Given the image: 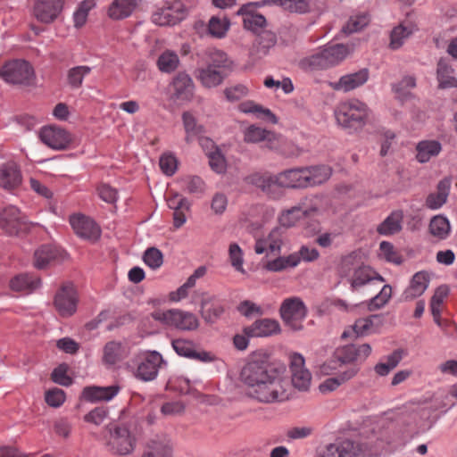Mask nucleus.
<instances>
[{
  "instance_id": "nucleus-1",
  "label": "nucleus",
  "mask_w": 457,
  "mask_h": 457,
  "mask_svg": "<svg viewBox=\"0 0 457 457\" xmlns=\"http://www.w3.org/2000/svg\"><path fill=\"white\" fill-rule=\"evenodd\" d=\"M240 377L246 387V395L260 403H279L289 397L284 369L270 362L263 353H254L249 357Z\"/></svg>"
},
{
  "instance_id": "nucleus-2",
  "label": "nucleus",
  "mask_w": 457,
  "mask_h": 457,
  "mask_svg": "<svg viewBox=\"0 0 457 457\" xmlns=\"http://www.w3.org/2000/svg\"><path fill=\"white\" fill-rule=\"evenodd\" d=\"M232 69V61L221 50L210 51L204 66L195 71L203 87L212 88L220 85Z\"/></svg>"
},
{
  "instance_id": "nucleus-3",
  "label": "nucleus",
  "mask_w": 457,
  "mask_h": 457,
  "mask_svg": "<svg viewBox=\"0 0 457 457\" xmlns=\"http://www.w3.org/2000/svg\"><path fill=\"white\" fill-rule=\"evenodd\" d=\"M370 109L366 104L353 99L341 103L335 111L337 123L350 133L361 129L367 123Z\"/></svg>"
},
{
  "instance_id": "nucleus-4",
  "label": "nucleus",
  "mask_w": 457,
  "mask_h": 457,
  "mask_svg": "<svg viewBox=\"0 0 457 457\" xmlns=\"http://www.w3.org/2000/svg\"><path fill=\"white\" fill-rule=\"evenodd\" d=\"M104 445L112 455L127 456L135 451L137 438L127 425H114L104 436Z\"/></svg>"
},
{
  "instance_id": "nucleus-5",
  "label": "nucleus",
  "mask_w": 457,
  "mask_h": 457,
  "mask_svg": "<svg viewBox=\"0 0 457 457\" xmlns=\"http://www.w3.org/2000/svg\"><path fill=\"white\" fill-rule=\"evenodd\" d=\"M369 447L359 441L345 439L327 445L317 457H372Z\"/></svg>"
},
{
  "instance_id": "nucleus-6",
  "label": "nucleus",
  "mask_w": 457,
  "mask_h": 457,
  "mask_svg": "<svg viewBox=\"0 0 457 457\" xmlns=\"http://www.w3.org/2000/svg\"><path fill=\"white\" fill-rule=\"evenodd\" d=\"M188 6L181 0L166 2L162 6L155 8L151 20L158 26H174L186 18Z\"/></svg>"
},
{
  "instance_id": "nucleus-7",
  "label": "nucleus",
  "mask_w": 457,
  "mask_h": 457,
  "mask_svg": "<svg viewBox=\"0 0 457 457\" xmlns=\"http://www.w3.org/2000/svg\"><path fill=\"white\" fill-rule=\"evenodd\" d=\"M0 76L7 83L28 86L32 82L35 72L27 61L12 60L2 67Z\"/></svg>"
},
{
  "instance_id": "nucleus-8",
  "label": "nucleus",
  "mask_w": 457,
  "mask_h": 457,
  "mask_svg": "<svg viewBox=\"0 0 457 457\" xmlns=\"http://www.w3.org/2000/svg\"><path fill=\"white\" fill-rule=\"evenodd\" d=\"M280 316L285 324L293 330H301L307 315V308L299 297L287 298L281 303Z\"/></svg>"
},
{
  "instance_id": "nucleus-9",
  "label": "nucleus",
  "mask_w": 457,
  "mask_h": 457,
  "mask_svg": "<svg viewBox=\"0 0 457 457\" xmlns=\"http://www.w3.org/2000/svg\"><path fill=\"white\" fill-rule=\"evenodd\" d=\"M162 365H166V361L159 352L144 351L138 355L135 376L142 381H152L157 378Z\"/></svg>"
},
{
  "instance_id": "nucleus-10",
  "label": "nucleus",
  "mask_w": 457,
  "mask_h": 457,
  "mask_svg": "<svg viewBox=\"0 0 457 457\" xmlns=\"http://www.w3.org/2000/svg\"><path fill=\"white\" fill-rule=\"evenodd\" d=\"M78 294L71 283L63 285L55 294L54 304L62 317H70L77 311Z\"/></svg>"
},
{
  "instance_id": "nucleus-11",
  "label": "nucleus",
  "mask_w": 457,
  "mask_h": 457,
  "mask_svg": "<svg viewBox=\"0 0 457 457\" xmlns=\"http://www.w3.org/2000/svg\"><path fill=\"white\" fill-rule=\"evenodd\" d=\"M371 353V346L369 344H348L337 347L334 352L335 358L341 364L361 363Z\"/></svg>"
},
{
  "instance_id": "nucleus-12",
  "label": "nucleus",
  "mask_w": 457,
  "mask_h": 457,
  "mask_svg": "<svg viewBox=\"0 0 457 457\" xmlns=\"http://www.w3.org/2000/svg\"><path fill=\"white\" fill-rule=\"evenodd\" d=\"M170 97L176 102H190L195 94L192 78L185 71L179 72L170 84Z\"/></svg>"
},
{
  "instance_id": "nucleus-13",
  "label": "nucleus",
  "mask_w": 457,
  "mask_h": 457,
  "mask_svg": "<svg viewBox=\"0 0 457 457\" xmlns=\"http://www.w3.org/2000/svg\"><path fill=\"white\" fill-rule=\"evenodd\" d=\"M290 371L292 385L300 391H307L311 386L312 374L305 368L302 354L295 353L290 356Z\"/></svg>"
},
{
  "instance_id": "nucleus-14",
  "label": "nucleus",
  "mask_w": 457,
  "mask_h": 457,
  "mask_svg": "<svg viewBox=\"0 0 457 457\" xmlns=\"http://www.w3.org/2000/svg\"><path fill=\"white\" fill-rule=\"evenodd\" d=\"M69 221L72 229L79 237L91 241H96L100 237L101 229L91 218L77 213L71 215Z\"/></svg>"
},
{
  "instance_id": "nucleus-15",
  "label": "nucleus",
  "mask_w": 457,
  "mask_h": 457,
  "mask_svg": "<svg viewBox=\"0 0 457 457\" xmlns=\"http://www.w3.org/2000/svg\"><path fill=\"white\" fill-rule=\"evenodd\" d=\"M41 141L54 150L67 149L71 142L70 133L58 127H44L39 133Z\"/></svg>"
},
{
  "instance_id": "nucleus-16",
  "label": "nucleus",
  "mask_w": 457,
  "mask_h": 457,
  "mask_svg": "<svg viewBox=\"0 0 457 457\" xmlns=\"http://www.w3.org/2000/svg\"><path fill=\"white\" fill-rule=\"evenodd\" d=\"M284 231L280 228H274L266 237L259 238L254 245L257 254L266 253L267 255H279L284 244Z\"/></svg>"
},
{
  "instance_id": "nucleus-17",
  "label": "nucleus",
  "mask_w": 457,
  "mask_h": 457,
  "mask_svg": "<svg viewBox=\"0 0 457 457\" xmlns=\"http://www.w3.org/2000/svg\"><path fill=\"white\" fill-rule=\"evenodd\" d=\"M64 0H36L33 9L34 16L43 23L53 22L61 13Z\"/></svg>"
},
{
  "instance_id": "nucleus-18",
  "label": "nucleus",
  "mask_w": 457,
  "mask_h": 457,
  "mask_svg": "<svg viewBox=\"0 0 457 457\" xmlns=\"http://www.w3.org/2000/svg\"><path fill=\"white\" fill-rule=\"evenodd\" d=\"M370 77L369 70L361 69L358 71L341 76L337 81L330 82L329 86L336 91L350 92L364 85Z\"/></svg>"
},
{
  "instance_id": "nucleus-19",
  "label": "nucleus",
  "mask_w": 457,
  "mask_h": 457,
  "mask_svg": "<svg viewBox=\"0 0 457 457\" xmlns=\"http://www.w3.org/2000/svg\"><path fill=\"white\" fill-rule=\"evenodd\" d=\"M262 4L248 3L243 4L237 12V15L243 16L244 28L253 32H257L266 26V19L263 15L255 12L256 6Z\"/></svg>"
},
{
  "instance_id": "nucleus-20",
  "label": "nucleus",
  "mask_w": 457,
  "mask_h": 457,
  "mask_svg": "<svg viewBox=\"0 0 457 457\" xmlns=\"http://www.w3.org/2000/svg\"><path fill=\"white\" fill-rule=\"evenodd\" d=\"M62 250L54 245H42L34 253L33 265L43 270L59 261L62 257Z\"/></svg>"
},
{
  "instance_id": "nucleus-21",
  "label": "nucleus",
  "mask_w": 457,
  "mask_h": 457,
  "mask_svg": "<svg viewBox=\"0 0 457 457\" xmlns=\"http://www.w3.org/2000/svg\"><path fill=\"white\" fill-rule=\"evenodd\" d=\"M304 168H295L284 170L276 176L277 186L287 188L307 187Z\"/></svg>"
},
{
  "instance_id": "nucleus-22",
  "label": "nucleus",
  "mask_w": 457,
  "mask_h": 457,
  "mask_svg": "<svg viewBox=\"0 0 457 457\" xmlns=\"http://www.w3.org/2000/svg\"><path fill=\"white\" fill-rule=\"evenodd\" d=\"M430 277L426 271L416 272L409 286L404 289L401 297L403 301H412L424 294L429 286Z\"/></svg>"
},
{
  "instance_id": "nucleus-23",
  "label": "nucleus",
  "mask_w": 457,
  "mask_h": 457,
  "mask_svg": "<svg viewBox=\"0 0 457 457\" xmlns=\"http://www.w3.org/2000/svg\"><path fill=\"white\" fill-rule=\"evenodd\" d=\"M21 224L22 217L16 206L9 205L0 212V228L7 234H17Z\"/></svg>"
},
{
  "instance_id": "nucleus-24",
  "label": "nucleus",
  "mask_w": 457,
  "mask_h": 457,
  "mask_svg": "<svg viewBox=\"0 0 457 457\" xmlns=\"http://www.w3.org/2000/svg\"><path fill=\"white\" fill-rule=\"evenodd\" d=\"M436 78L438 89L457 88L455 71L444 58H440L436 63Z\"/></svg>"
},
{
  "instance_id": "nucleus-25",
  "label": "nucleus",
  "mask_w": 457,
  "mask_h": 457,
  "mask_svg": "<svg viewBox=\"0 0 457 457\" xmlns=\"http://www.w3.org/2000/svg\"><path fill=\"white\" fill-rule=\"evenodd\" d=\"M280 331L279 323L271 319L255 320L251 326L244 328V333L253 337H267Z\"/></svg>"
},
{
  "instance_id": "nucleus-26",
  "label": "nucleus",
  "mask_w": 457,
  "mask_h": 457,
  "mask_svg": "<svg viewBox=\"0 0 457 457\" xmlns=\"http://www.w3.org/2000/svg\"><path fill=\"white\" fill-rule=\"evenodd\" d=\"M224 312V306L213 295H204L201 303V315L206 323L213 324L220 319Z\"/></svg>"
},
{
  "instance_id": "nucleus-27",
  "label": "nucleus",
  "mask_w": 457,
  "mask_h": 457,
  "mask_svg": "<svg viewBox=\"0 0 457 457\" xmlns=\"http://www.w3.org/2000/svg\"><path fill=\"white\" fill-rule=\"evenodd\" d=\"M21 173L18 165L14 162L0 164V187L12 190L18 187L21 183Z\"/></svg>"
},
{
  "instance_id": "nucleus-28",
  "label": "nucleus",
  "mask_w": 457,
  "mask_h": 457,
  "mask_svg": "<svg viewBox=\"0 0 457 457\" xmlns=\"http://www.w3.org/2000/svg\"><path fill=\"white\" fill-rule=\"evenodd\" d=\"M120 387L117 385L108 386H87L83 389V397L89 402L111 401L120 392Z\"/></svg>"
},
{
  "instance_id": "nucleus-29",
  "label": "nucleus",
  "mask_w": 457,
  "mask_h": 457,
  "mask_svg": "<svg viewBox=\"0 0 457 457\" xmlns=\"http://www.w3.org/2000/svg\"><path fill=\"white\" fill-rule=\"evenodd\" d=\"M451 188V179L445 178L440 180L436 187V192L429 194L425 204L430 210H437L441 208L447 201Z\"/></svg>"
},
{
  "instance_id": "nucleus-30",
  "label": "nucleus",
  "mask_w": 457,
  "mask_h": 457,
  "mask_svg": "<svg viewBox=\"0 0 457 457\" xmlns=\"http://www.w3.org/2000/svg\"><path fill=\"white\" fill-rule=\"evenodd\" d=\"M9 286L12 291L30 294L41 286V279L38 277L22 273L12 278Z\"/></svg>"
},
{
  "instance_id": "nucleus-31",
  "label": "nucleus",
  "mask_w": 457,
  "mask_h": 457,
  "mask_svg": "<svg viewBox=\"0 0 457 457\" xmlns=\"http://www.w3.org/2000/svg\"><path fill=\"white\" fill-rule=\"evenodd\" d=\"M403 212L401 210L393 211L377 228V232L382 236H392L403 228Z\"/></svg>"
},
{
  "instance_id": "nucleus-32",
  "label": "nucleus",
  "mask_w": 457,
  "mask_h": 457,
  "mask_svg": "<svg viewBox=\"0 0 457 457\" xmlns=\"http://www.w3.org/2000/svg\"><path fill=\"white\" fill-rule=\"evenodd\" d=\"M359 370L360 369L356 365H353L340 372L337 377L325 379L319 386V389L323 394L332 392L338 388L342 384L354 378L358 374Z\"/></svg>"
},
{
  "instance_id": "nucleus-33",
  "label": "nucleus",
  "mask_w": 457,
  "mask_h": 457,
  "mask_svg": "<svg viewBox=\"0 0 457 457\" xmlns=\"http://www.w3.org/2000/svg\"><path fill=\"white\" fill-rule=\"evenodd\" d=\"M416 160L426 163L436 157L442 151V145L437 140H421L416 145Z\"/></svg>"
},
{
  "instance_id": "nucleus-34",
  "label": "nucleus",
  "mask_w": 457,
  "mask_h": 457,
  "mask_svg": "<svg viewBox=\"0 0 457 457\" xmlns=\"http://www.w3.org/2000/svg\"><path fill=\"white\" fill-rule=\"evenodd\" d=\"M418 30L416 24L412 22H403L395 27L390 34L389 46L393 50L399 49L405 40Z\"/></svg>"
},
{
  "instance_id": "nucleus-35",
  "label": "nucleus",
  "mask_w": 457,
  "mask_h": 457,
  "mask_svg": "<svg viewBox=\"0 0 457 457\" xmlns=\"http://www.w3.org/2000/svg\"><path fill=\"white\" fill-rule=\"evenodd\" d=\"M127 355L125 347L121 342L110 341L105 344L103 350V363L106 366H113Z\"/></svg>"
},
{
  "instance_id": "nucleus-36",
  "label": "nucleus",
  "mask_w": 457,
  "mask_h": 457,
  "mask_svg": "<svg viewBox=\"0 0 457 457\" xmlns=\"http://www.w3.org/2000/svg\"><path fill=\"white\" fill-rule=\"evenodd\" d=\"M172 328L181 331H193L198 328L199 320L195 314L182 311L180 309H174Z\"/></svg>"
},
{
  "instance_id": "nucleus-37",
  "label": "nucleus",
  "mask_w": 457,
  "mask_h": 457,
  "mask_svg": "<svg viewBox=\"0 0 457 457\" xmlns=\"http://www.w3.org/2000/svg\"><path fill=\"white\" fill-rule=\"evenodd\" d=\"M137 6V0H113L108 9L112 20H123L129 17Z\"/></svg>"
},
{
  "instance_id": "nucleus-38",
  "label": "nucleus",
  "mask_w": 457,
  "mask_h": 457,
  "mask_svg": "<svg viewBox=\"0 0 457 457\" xmlns=\"http://www.w3.org/2000/svg\"><path fill=\"white\" fill-rule=\"evenodd\" d=\"M182 122L186 132L185 140L191 143L195 139H202L205 130L203 125L199 124L195 117L190 112L182 113Z\"/></svg>"
},
{
  "instance_id": "nucleus-39",
  "label": "nucleus",
  "mask_w": 457,
  "mask_h": 457,
  "mask_svg": "<svg viewBox=\"0 0 457 457\" xmlns=\"http://www.w3.org/2000/svg\"><path fill=\"white\" fill-rule=\"evenodd\" d=\"M373 280L384 282L385 278L370 267L361 266L354 270L353 278H351V287L354 290Z\"/></svg>"
},
{
  "instance_id": "nucleus-40",
  "label": "nucleus",
  "mask_w": 457,
  "mask_h": 457,
  "mask_svg": "<svg viewBox=\"0 0 457 457\" xmlns=\"http://www.w3.org/2000/svg\"><path fill=\"white\" fill-rule=\"evenodd\" d=\"M316 211V208L304 209L299 205L294 206L281 212L278 217V222L282 227L290 228L295 226L302 217L308 216Z\"/></svg>"
},
{
  "instance_id": "nucleus-41",
  "label": "nucleus",
  "mask_w": 457,
  "mask_h": 457,
  "mask_svg": "<svg viewBox=\"0 0 457 457\" xmlns=\"http://www.w3.org/2000/svg\"><path fill=\"white\" fill-rule=\"evenodd\" d=\"M141 457H173L172 446L166 439L151 440Z\"/></svg>"
},
{
  "instance_id": "nucleus-42",
  "label": "nucleus",
  "mask_w": 457,
  "mask_h": 457,
  "mask_svg": "<svg viewBox=\"0 0 457 457\" xmlns=\"http://www.w3.org/2000/svg\"><path fill=\"white\" fill-rule=\"evenodd\" d=\"M304 171L307 179V187H314L327 181L331 174V169L327 165L305 167Z\"/></svg>"
},
{
  "instance_id": "nucleus-43",
  "label": "nucleus",
  "mask_w": 457,
  "mask_h": 457,
  "mask_svg": "<svg viewBox=\"0 0 457 457\" xmlns=\"http://www.w3.org/2000/svg\"><path fill=\"white\" fill-rule=\"evenodd\" d=\"M298 265V257L295 254L287 256H278L277 258L268 261L263 268L270 272H281L287 269L295 268Z\"/></svg>"
},
{
  "instance_id": "nucleus-44",
  "label": "nucleus",
  "mask_w": 457,
  "mask_h": 457,
  "mask_svg": "<svg viewBox=\"0 0 457 457\" xmlns=\"http://www.w3.org/2000/svg\"><path fill=\"white\" fill-rule=\"evenodd\" d=\"M301 68L305 71H316L321 70H327L330 68L327 57L322 49L319 52L303 59L301 61Z\"/></svg>"
},
{
  "instance_id": "nucleus-45",
  "label": "nucleus",
  "mask_w": 457,
  "mask_h": 457,
  "mask_svg": "<svg viewBox=\"0 0 457 457\" xmlns=\"http://www.w3.org/2000/svg\"><path fill=\"white\" fill-rule=\"evenodd\" d=\"M238 110L243 113H253L257 118L267 119L272 123H277V117L270 109L263 108L262 105L254 104L253 101H245L238 105Z\"/></svg>"
},
{
  "instance_id": "nucleus-46",
  "label": "nucleus",
  "mask_w": 457,
  "mask_h": 457,
  "mask_svg": "<svg viewBox=\"0 0 457 457\" xmlns=\"http://www.w3.org/2000/svg\"><path fill=\"white\" fill-rule=\"evenodd\" d=\"M330 67L337 65L348 54V48L343 44H334L322 48Z\"/></svg>"
},
{
  "instance_id": "nucleus-47",
  "label": "nucleus",
  "mask_w": 457,
  "mask_h": 457,
  "mask_svg": "<svg viewBox=\"0 0 457 457\" xmlns=\"http://www.w3.org/2000/svg\"><path fill=\"white\" fill-rule=\"evenodd\" d=\"M229 27L230 21L227 17L212 16L208 21V32L215 38L225 37Z\"/></svg>"
},
{
  "instance_id": "nucleus-48",
  "label": "nucleus",
  "mask_w": 457,
  "mask_h": 457,
  "mask_svg": "<svg viewBox=\"0 0 457 457\" xmlns=\"http://www.w3.org/2000/svg\"><path fill=\"white\" fill-rule=\"evenodd\" d=\"M156 64L162 72L171 73L178 68L179 64V58L175 52L166 50L160 54Z\"/></svg>"
},
{
  "instance_id": "nucleus-49",
  "label": "nucleus",
  "mask_w": 457,
  "mask_h": 457,
  "mask_svg": "<svg viewBox=\"0 0 457 457\" xmlns=\"http://www.w3.org/2000/svg\"><path fill=\"white\" fill-rule=\"evenodd\" d=\"M380 321V318L378 315H371L367 318H362L357 320L353 326V331L358 337L369 335L376 332L375 325H378V322Z\"/></svg>"
},
{
  "instance_id": "nucleus-50",
  "label": "nucleus",
  "mask_w": 457,
  "mask_h": 457,
  "mask_svg": "<svg viewBox=\"0 0 457 457\" xmlns=\"http://www.w3.org/2000/svg\"><path fill=\"white\" fill-rule=\"evenodd\" d=\"M92 69L87 65H79L71 68L67 72V81L71 88H79L84 78L91 72Z\"/></svg>"
},
{
  "instance_id": "nucleus-51",
  "label": "nucleus",
  "mask_w": 457,
  "mask_h": 457,
  "mask_svg": "<svg viewBox=\"0 0 457 457\" xmlns=\"http://www.w3.org/2000/svg\"><path fill=\"white\" fill-rule=\"evenodd\" d=\"M429 231L439 239L446 238L450 232L449 220L442 215L433 217L429 223Z\"/></svg>"
},
{
  "instance_id": "nucleus-52",
  "label": "nucleus",
  "mask_w": 457,
  "mask_h": 457,
  "mask_svg": "<svg viewBox=\"0 0 457 457\" xmlns=\"http://www.w3.org/2000/svg\"><path fill=\"white\" fill-rule=\"evenodd\" d=\"M171 346L175 353L182 357L192 359L195 354V345L194 341L185 338H177L171 341Z\"/></svg>"
},
{
  "instance_id": "nucleus-53",
  "label": "nucleus",
  "mask_w": 457,
  "mask_h": 457,
  "mask_svg": "<svg viewBox=\"0 0 457 457\" xmlns=\"http://www.w3.org/2000/svg\"><path fill=\"white\" fill-rule=\"evenodd\" d=\"M370 22V16L367 13H361L351 16L342 30L345 34H352L361 30Z\"/></svg>"
},
{
  "instance_id": "nucleus-54",
  "label": "nucleus",
  "mask_w": 457,
  "mask_h": 457,
  "mask_svg": "<svg viewBox=\"0 0 457 457\" xmlns=\"http://www.w3.org/2000/svg\"><path fill=\"white\" fill-rule=\"evenodd\" d=\"M270 2L292 12L305 13L310 9L307 0H270Z\"/></svg>"
},
{
  "instance_id": "nucleus-55",
  "label": "nucleus",
  "mask_w": 457,
  "mask_h": 457,
  "mask_svg": "<svg viewBox=\"0 0 457 457\" xmlns=\"http://www.w3.org/2000/svg\"><path fill=\"white\" fill-rule=\"evenodd\" d=\"M173 316H174V309H155L152 312L149 313L146 319H153L154 321L158 322L160 325L165 328H172L173 323Z\"/></svg>"
},
{
  "instance_id": "nucleus-56",
  "label": "nucleus",
  "mask_w": 457,
  "mask_h": 457,
  "mask_svg": "<svg viewBox=\"0 0 457 457\" xmlns=\"http://www.w3.org/2000/svg\"><path fill=\"white\" fill-rule=\"evenodd\" d=\"M392 296V287L385 285L380 292L370 300L368 304L370 311H374L385 306Z\"/></svg>"
},
{
  "instance_id": "nucleus-57",
  "label": "nucleus",
  "mask_w": 457,
  "mask_h": 457,
  "mask_svg": "<svg viewBox=\"0 0 457 457\" xmlns=\"http://www.w3.org/2000/svg\"><path fill=\"white\" fill-rule=\"evenodd\" d=\"M184 189L194 195H203L205 191V183L198 176H188L181 180Z\"/></svg>"
},
{
  "instance_id": "nucleus-58",
  "label": "nucleus",
  "mask_w": 457,
  "mask_h": 457,
  "mask_svg": "<svg viewBox=\"0 0 457 457\" xmlns=\"http://www.w3.org/2000/svg\"><path fill=\"white\" fill-rule=\"evenodd\" d=\"M143 261L152 270H157L163 263V254L158 248L149 247L144 253Z\"/></svg>"
},
{
  "instance_id": "nucleus-59",
  "label": "nucleus",
  "mask_w": 457,
  "mask_h": 457,
  "mask_svg": "<svg viewBox=\"0 0 457 457\" xmlns=\"http://www.w3.org/2000/svg\"><path fill=\"white\" fill-rule=\"evenodd\" d=\"M248 182L261 188L264 192H269L276 183V176H266L260 173H254L248 177Z\"/></svg>"
},
{
  "instance_id": "nucleus-60",
  "label": "nucleus",
  "mask_w": 457,
  "mask_h": 457,
  "mask_svg": "<svg viewBox=\"0 0 457 457\" xmlns=\"http://www.w3.org/2000/svg\"><path fill=\"white\" fill-rule=\"evenodd\" d=\"M269 135L270 137H273L270 134L269 130L251 125L245 130L244 140L247 143H259L263 141Z\"/></svg>"
},
{
  "instance_id": "nucleus-61",
  "label": "nucleus",
  "mask_w": 457,
  "mask_h": 457,
  "mask_svg": "<svg viewBox=\"0 0 457 457\" xmlns=\"http://www.w3.org/2000/svg\"><path fill=\"white\" fill-rule=\"evenodd\" d=\"M379 251L380 255L386 261L395 264H401L403 262L402 256L395 251L392 243L382 241L379 245Z\"/></svg>"
},
{
  "instance_id": "nucleus-62",
  "label": "nucleus",
  "mask_w": 457,
  "mask_h": 457,
  "mask_svg": "<svg viewBox=\"0 0 457 457\" xmlns=\"http://www.w3.org/2000/svg\"><path fill=\"white\" fill-rule=\"evenodd\" d=\"M416 85V78L412 75H406L393 86V89L397 95L406 97L409 91L413 89Z\"/></svg>"
},
{
  "instance_id": "nucleus-63",
  "label": "nucleus",
  "mask_w": 457,
  "mask_h": 457,
  "mask_svg": "<svg viewBox=\"0 0 457 457\" xmlns=\"http://www.w3.org/2000/svg\"><path fill=\"white\" fill-rule=\"evenodd\" d=\"M159 166L162 173L172 176L178 169V161L171 154H163L159 160Z\"/></svg>"
},
{
  "instance_id": "nucleus-64",
  "label": "nucleus",
  "mask_w": 457,
  "mask_h": 457,
  "mask_svg": "<svg viewBox=\"0 0 457 457\" xmlns=\"http://www.w3.org/2000/svg\"><path fill=\"white\" fill-rule=\"evenodd\" d=\"M68 366L66 364H60L52 372V379L54 383L63 386H69L72 384V379L68 376Z\"/></svg>"
}]
</instances>
